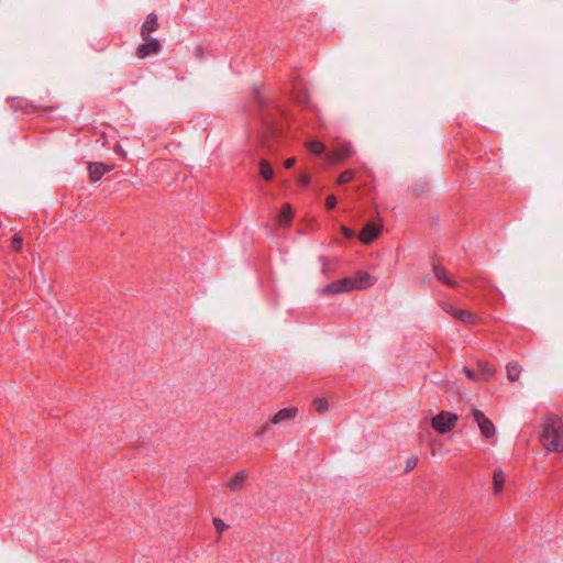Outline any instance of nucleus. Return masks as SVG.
I'll list each match as a JSON object with an SVG mask.
<instances>
[{
	"mask_svg": "<svg viewBox=\"0 0 563 563\" xmlns=\"http://www.w3.org/2000/svg\"><path fill=\"white\" fill-rule=\"evenodd\" d=\"M540 442L548 452L563 453V421L553 413L548 415L541 424Z\"/></svg>",
	"mask_w": 563,
	"mask_h": 563,
	"instance_id": "nucleus-1",
	"label": "nucleus"
},
{
	"mask_svg": "<svg viewBox=\"0 0 563 563\" xmlns=\"http://www.w3.org/2000/svg\"><path fill=\"white\" fill-rule=\"evenodd\" d=\"M296 163V158L295 157H290L288 159L285 161V167L286 168H291Z\"/></svg>",
	"mask_w": 563,
	"mask_h": 563,
	"instance_id": "nucleus-32",
	"label": "nucleus"
},
{
	"mask_svg": "<svg viewBox=\"0 0 563 563\" xmlns=\"http://www.w3.org/2000/svg\"><path fill=\"white\" fill-rule=\"evenodd\" d=\"M440 306H441L443 311H445L446 313L451 314L456 320H459V321H461L463 323L472 324V323H474L476 321V316L472 311H470V310H464V309L455 308L452 305L446 303V302H441Z\"/></svg>",
	"mask_w": 563,
	"mask_h": 563,
	"instance_id": "nucleus-4",
	"label": "nucleus"
},
{
	"mask_svg": "<svg viewBox=\"0 0 563 563\" xmlns=\"http://www.w3.org/2000/svg\"><path fill=\"white\" fill-rule=\"evenodd\" d=\"M521 373V367L517 363H509L507 365V377L510 382H516Z\"/></svg>",
	"mask_w": 563,
	"mask_h": 563,
	"instance_id": "nucleus-19",
	"label": "nucleus"
},
{
	"mask_svg": "<svg viewBox=\"0 0 563 563\" xmlns=\"http://www.w3.org/2000/svg\"><path fill=\"white\" fill-rule=\"evenodd\" d=\"M111 167L103 165L102 163H93L89 165L90 178L95 181L99 180Z\"/></svg>",
	"mask_w": 563,
	"mask_h": 563,
	"instance_id": "nucleus-16",
	"label": "nucleus"
},
{
	"mask_svg": "<svg viewBox=\"0 0 563 563\" xmlns=\"http://www.w3.org/2000/svg\"><path fill=\"white\" fill-rule=\"evenodd\" d=\"M472 418L474 422L477 424L481 434L486 440L490 441L492 443L496 442V427L490 419H488L481 410L473 409L472 410Z\"/></svg>",
	"mask_w": 563,
	"mask_h": 563,
	"instance_id": "nucleus-3",
	"label": "nucleus"
},
{
	"mask_svg": "<svg viewBox=\"0 0 563 563\" xmlns=\"http://www.w3.org/2000/svg\"><path fill=\"white\" fill-rule=\"evenodd\" d=\"M212 522L217 532L220 534L228 529V525L220 518H213Z\"/></svg>",
	"mask_w": 563,
	"mask_h": 563,
	"instance_id": "nucleus-24",
	"label": "nucleus"
},
{
	"mask_svg": "<svg viewBox=\"0 0 563 563\" xmlns=\"http://www.w3.org/2000/svg\"><path fill=\"white\" fill-rule=\"evenodd\" d=\"M382 232V228L374 224L367 223L364 225L362 231L358 234V239L363 244H369L375 241Z\"/></svg>",
	"mask_w": 563,
	"mask_h": 563,
	"instance_id": "nucleus-7",
	"label": "nucleus"
},
{
	"mask_svg": "<svg viewBox=\"0 0 563 563\" xmlns=\"http://www.w3.org/2000/svg\"><path fill=\"white\" fill-rule=\"evenodd\" d=\"M417 463H418V457L416 456H411L408 461H407V466H406V471H411L413 470L416 466H417Z\"/></svg>",
	"mask_w": 563,
	"mask_h": 563,
	"instance_id": "nucleus-26",
	"label": "nucleus"
},
{
	"mask_svg": "<svg viewBox=\"0 0 563 563\" xmlns=\"http://www.w3.org/2000/svg\"><path fill=\"white\" fill-rule=\"evenodd\" d=\"M459 421V416L450 411H441L434 416L431 420L432 428L441 433H448L452 431Z\"/></svg>",
	"mask_w": 563,
	"mask_h": 563,
	"instance_id": "nucleus-2",
	"label": "nucleus"
},
{
	"mask_svg": "<svg viewBox=\"0 0 563 563\" xmlns=\"http://www.w3.org/2000/svg\"><path fill=\"white\" fill-rule=\"evenodd\" d=\"M341 232H342V234H343L346 239H353V238H354V235H355V233H354V231H353V230H351V229H349V228H346V227H344V225H342V227H341Z\"/></svg>",
	"mask_w": 563,
	"mask_h": 563,
	"instance_id": "nucleus-27",
	"label": "nucleus"
},
{
	"mask_svg": "<svg viewBox=\"0 0 563 563\" xmlns=\"http://www.w3.org/2000/svg\"><path fill=\"white\" fill-rule=\"evenodd\" d=\"M158 27L157 15L150 13L141 27V37L143 41H147L151 37V33L156 31Z\"/></svg>",
	"mask_w": 563,
	"mask_h": 563,
	"instance_id": "nucleus-10",
	"label": "nucleus"
},
{
	"mask_svg": "<svg viewBox=\"0 0 563 563\" xmlns=\"http://www.w3.org/2000/svg\"><path fill=\"white\" fill-rule=\"evenodd\" d=\"M354 177V172L353 170H344L343 173L340 174V176L338 177V184H346L349 181H351Z\"/></svg>",
	"mask_w": 563,
	"mask_h": 563,
	"instance_id": "nucleus-22",
	"label": "nucleus"
},
{
	"mask_svg": "<svg viewBox=\"0 0 563 563\" xmlns=\"http://www.w3.org/2000/svg\"><path fill=\"white\" fill-rule=\"evenodd\" d=\"M292 220V210H291V207L289 203H285L283 207H282V210L279 212V216L277 218V224L280 227V228H286L289 225V223L291 222Z\"/></svg>",
	"mask_w": 563,
	"mask_h": 563,
	"instance_id": "nucleus-15",
	"label": "nucleus"
},
{
	"mask_svg": "<svg viewBox=\"0 0 563 563\" xmlns=\"http://www.w3.org/2000/svg\"><path fill=\"white\" fill-rule=\"evenodd\" d=\"M269 424H272V423L269 422V423L262 426L261 429L256 432V435L257 437L264 435L267 432V430L269 429Z\"/></svg>",
	"mask_w": 563,
	"mask_h": 563,
	"instance_id": "nucleus-30",
	"label": "nucleus"
},
{
	"mask_svg": "<svg viewBox=\"0 0 563 563\" xmlns=\"http://www.w3.org/2000/svg\"><path fill=\"white\" fill-rule=\"evenodd\" d=\"M297 101L300 102V103H308V97H307V93L306 92H300L298 93V96L296 97Z\"/></svg>",
	"mask_w": 563,
	"mask_h": 563,
	"instance_id": "nucleus-29",
	"label": "nucleus"
},
{
	"mask_svg": "<svg viewBox=\"0 0 563 563\" xmlns=\"http://www.w3.org/2000/svg\"><path fill=\"white\" fill-rule=\"evenodd\" d=\"M505 482L506 475L504 471L499 467L495 468L493 473V486L495 495H499L503 492Z\"/></svg>",
	"mask_w": 563,
	"mask_h": 563,
	"instance_id": "nucleus-14",
	"label": "nucleus"
},
{
	"mask_svg": "<svg viewBox=\"0 0 563 563\" xmlns=\"http://www.w3.org/2000/svg\"><path fill=\"white\" fill-rule=\"evenodd\" d=\"M260 174L265 180H272L274 178V170L265 159L260 162Z\"/></svg>",
	"mask_w": 563,
	"mask_h": 563,
	"instance_id": "nucleus-17",
	"label": "nucleus"
},
{
	"mask_svg": "<svg viewBox=\"0 0 563 563\" xmlns=\"http://www.w3.org/2000/svg\"><path fill=\"white\" fill-rule=\"evenodd\" d=\"M356 290L366 289L375 284V278L366 272H357L353 277Z\"/></svg>",
	"mask_w": 563,
	"mask_h": 563,
	"instance_id": "nucleus-11",
	"label": "nucleus"
},
{
	"mask_svg": "<svg viewBox=\"0 0 563 563\" xmlns=\"http://www.w3.org/2000/svg\"><path fill=\"white\" fill-rule=\"evenodd\" d=\"M298 183L302 187H307L310 184V177L307 174H302V175L299 176Z\"/></svg>",
	"mask_w": 563,
	"mask_h": 563,
	"instance_id": "nucleus-28",
	"label": "nucleus"
},
{
	"mask_svg": "<svg viewBox=\"0 0 563 563\" xmlns=\"http://www.w3.org/2000/svg\"><path fill=\"white\" fill-rule=\"evenodd\" d=\"M356 290L355 284L352 277L342 278L335 280L323 288L324 294H341Z\"/></svg>",
	"mask_w": 563,
	"mask_h": 563,
	"instance_id": "nucleus-5",
	"label": "nucleus"
},
{
	"mask_svg": "<svg viewBox=\"0 0 563 563\" xmlns=\"http://www.w3.org/2000/svg\"><path fill=\"white\" fill-rule=\"evenodd\" d=\"M306 146L311 153L316 155L324 153L325 150L324 145L319 141H310L306 144Z\"/></svg>",
	"mask_w": 563,
	"mask_h": 563,
	"instance_id": "nucleus-20",
	"label": "nucleus"
},
{
	"mask_svg": "<svg viewBox=\"0 0 563 563\" xmlns=\"http://www.w3.org/2000/svg\"><path fill=\"white\" fill-rule=\"evenodd\" d=\"M336 206V197L334 195H330L325 199V207L329 210L334 209Z\"/></svg>",
	"mask_w": 563,
	"mask_h": 563,
	"instance_id": "nucleus-25",
	"label": "nucleus"
},
{
	"mask_svg": "<svg viewBox=\"0 0 563 563\" xmlns=\"http://www.w3.org/2000/svg\"><path fill=\"white\" fill-rule=\"evenodd\" d=\"M313 406L318 412H325L329 408L328 400L325 398L314 399Z\"/></svg>",
	"mask_w": 563,
	"mask_h": 563,
	"instance_id": "nucleus-21",
	"label": "nucleus"
},
{
	"mask_svg": "<svg viewBox=\"0 0 563 563\" xmlns=\"http://www.w3.org/2000/svg\"><path fill=\"white\" fill-rule=\"evenodd\" d=\"M478 369L479 375L484 380H488L495 373L494 367L486 362H479Z\"/></svg>",
	"mask_w": 563,
	"mask_h": 563,
	"instance_id": "nucleus-18",
	"label": "nucleus"
},
{
	"mask_svg": "<svg viewBox=\"0 0 563 563\" xmlns=\"http://www.w3.org/2000/svg\"><path fill=\"white\" fill-rule=\"evenodd\" d=\"M433 272H434L435 277L443 284H445L452 288L460 287V283L457 280H455L454 278H452L444 267L435 265L433 267Z\"/></svg>",
	"mask_w": 563,
	"mask_h": 563,
	"instance_id": "nucleus-13",
	"label": "nucleus"
},
{
	"mask_svg": "<svg viewBox=\"0 0 563 563\" xmlns=\"http://www.w3.org/2000/svg\"><path fill=\"white\" fill-rule=\"evenodd\" d=\"M352 155V148L349 144H339L331 153L327 155L330 163H338L346 159Z\"/></svg>",
	"mask_w": 563,
	"mask_h": 563,
	"instance_id": "nucleus-8",
	"label": "nucleus"
},
{
	"mask_svg": "<svg viewBox=\"0 0 563 563\" xmlns=\"http://www.w3.org/2000/svg\"><path fill=\"white\" fill-rule=\"evenodd\" d=\"M161 51V43L157 38L150 37V40L144 41L136 49V56L139 58H145L148 55L157 54Z\"/></svg>",
	"mask_w": 563,
	"mask_h": 563,
	"instance_id": "nucleus-6",
	"label": "nucleus"
},
{
	"mask_svg": "<svg viewBox=\"0 0 563 563\" xmlns=\"http://www.w3.org/2000/svg\"><path fill=\"white\" fill-rule=\"evenodd\" d=\"M464 373L466 374V377L471 380L475 379L476 375L467 367H464Z\"/></svg>",
	"mask_w": 563,
	"mask_h": 563,
	"instance_id": "nucleus-31",
	"label": "nucleus"
},
{
	"mask_svg": "<svg viewBox=\"0 0 563 563\" xmlns=\"http://www.w3.org/2000/svg\"><path fill=\"white\" fill-rule=\"evenodd\" d=\"M117 153H119V154H122V155H123V151L121 150V147H118V148H117Z\"/></svg>",
	"mask_w": 563,
	"mask_h": 563,
	"instance_id": "nucleus-33",
	"label": "nucleus"
},
{
	"mask_svg": "<svg viewBox=\"0 0 563 563\" xmlns=\"http://www.w3.org/2000/svg\"><path fill=\"white\" fill-rule=\"evenodd\" d=\"M297 413H298V409L296 407L283 408L272 417L271 423L272 424H282V423L288 422V421L295 419Z\"/></svg>",
	"mask_w": 563,
	"mask_h": 563,
	"instance_id": "nucleus-9",
	"label": "nucleus"
},
{
	"mask_svg": "<svg viewBox=\"0 0 563 563\" xmlns=\"http://www.w3.org/2000/svg\"><path fill=\"white\" fill-rule=\"evenodd\" d=\"M22 243H23L22 236L19 233H16V234H14V236L11 240V249L14 252H19L22 249Z\"/></svg>",
	"mask_w": 563,
	"mask_h": 563,
	"instance_id": "nucleus-23",
	"label": "nucleus"
},
{
	"mask_svg": "<svg viewBox=\"0 0 563 563\" xmlns=\"http://www.w3.org/2000/svg\"><path fill=\"white\" fill-rule=\"evenodd\" d=\"M247 479L246 471L236 472L225 484V486L233 492L240 490L243 488L245 482Z\"/></svg>",
	"mask_w": 563,
	"mask_h": 563,
	"instance_id": "nucleus-12",
	"label": "nucleus"
}]
</instances>
